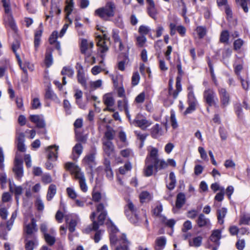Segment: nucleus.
I'll return each instance as SVG.
<instances>
[{
	"instance_id": "obj_1",
	"label": "nucleus",
	"mask_w": 250,
	"mask_h": 250,
	"mask_svg": "<svg viewBox=\"0 0 250 250\" xmlns=\"http://www.w3.org/2000/svg\"><path fill=\"white\" fill-rule=\"evenodd\" d=\"M107 206V203L104 204L101 203L96 206V212H92L90 215L92 223L84 229L86 233H89L92 230L97 231L93 238L95 243H98L101 240V230H98V229L104 224L107 216V211L105 209Z\"/></svg>"
},
{
	"instance_id": "obj_2",
	"label": "nucleus",
	"mask_w": 250,
	"mask_h": 250,
	"mask_svg": "<svg viewBox=\"0 0 250 250\" xmlns=\"http://www.w3.org/2000/svg\"><path fill=\"white\" fill-rule=\"evenodd\" d=\"M158 150L153 147L149 154L147 156L145 160L144 174L146 176L149 177L153 174V164L157 163L158 161Z\"/></svg>"
},
{
	"instance_id": "obj_3",
	"label": "nucleus",
	"mask_w": 250,
	"mask_h": 250,
	"mask_svg": "<svg viewBox=\"0 0 250 250\" xmlns=\"http://www.w3.org/2000/svg\"><path fill=\"white\" fill-rule=\"evenodd\" d=\"M110 243L114 250H129L128 246L130 242L124 234H122L120 238H118L115 234H111Z\"/></svg>"
},
{
	"instance_id": "obj_4",
	"label": "nucleus",
	"mask_w": 250,
	"mask_h": 250,
	"mask_svg": "<svg viewBox=\"0 0 250 250\" xmlns=\"http://www.w3.org/2000/svg\"><path fill=\"white\" fill-rule=\"evenodd\" d=\"M115 5L113 2L109 1L104 7L99 8L95 11V15L104 21H108L114 15Z\"/></svg>"
},
{
	"instance_id": "obj_5",
	"label": "nucleus",
	"mask_w": 250,
	"mask_h": 250,
	"mask_svg": "<svg viewBox=\"0 0 250 250\" xmlns=\"http://www.w3.org/2000/svg\"><path fill=\"white\" fill-rule=\"evenodd\" d=\"M203 95L204 101L208 106L218 107L217 104L218 99L215 90L213 88H206L204 91Z\"/></svg>"
},
{
	"instance_id": "obj_6",
	"label": "nucleus",
	"mask_w": 250,
	"mask_h": 250,
	"mask_svg": "<svg viewBox=\"0 0 250 250\" xmlns=\"http://www.w3.org/2000/svg\"><path fill=\"white\" fill-rule=\"evenodd\" d=\"M124 211L126 216L132 223L136 224L139 222L137 209L131 201L128 200L125 206Z\"/></svg>"
},
{
	"instance_id": "obj_7",
	"label": "nucleus",
	"mask_w": 250,
	"mask_h": 250,
	"mask_svg": "<svg viewBox=\"0 0 250 250\" xmlns=\"http://www.w3.org/2000/svg\"><path fill=\"white\" fill-rule=\"evenodd\" d=\"M97 154V150L95 147L91 148L89 153L86 154L82 160V163L84 166L90 168L91 171L96 165L95 156Z\"/></svg>"
},
{
	"instance_id": "obj_8",
	"label": "nucleus",
	"mask_w": 250,
	"mask_h": 250,
	"mask_svg": "<svg viewBox=\"0 0 250 250\" xmlns=\"http://www.w3.org/2000/svg\"><path fill=\"white\" fill-rule=\"evenodd\" d=\"M65 168L74 174L76 179L79 181L85 179L84 174L81 171V168L74 163L71 162L66 163L65 165Z\"/></svg>"
},
{
	"instance_id": "obj_9",
	"label": "nucleus",
	"mask_w": 250,
	"mask_h": 250,
	"mask_svg": "<svg viewBox=\"0 0 250 250\" xmlns=\"http://www.w3.org/2000/svg\"><path fill=\"white\" fill-rule=\"evenodd\" d=\"M218 92L219 95L221 107L226 108L230 103V95L227 90L223 87L218 88Z\"/></svg>"
},
{
	"instance_id": "obj_10",
	"label": "nucleus",
	"mask_w": 250,
	"mask_h": 250,
	"mask_svg": "<svg viewBox=\"0 0 250 250\" xmlns=\"http://www.w3.org/2000/svg\"><path fill=\"white\" fill-rule=\"evenodd\" d=\"M133 124L135 126L141 128L143 130H146L147 127L150 125L151 122L147 120L142 115L137 114L133 121Z\"/></svg>"
},
{
	"instance_id": "obj_11",
	"label": "nucleus",
	"mask_w": 250,
	"mask_h": 250,
	"mask_svg": "<svg viewBox=\"0 0 250 250\" xmlns=\"http://www.w3.org/2000/svg\"><path fill=\"white\" fill-rule=\"evenodd\" d=\"M23 161L21 159L18 158L16 156L15 158L14 167L13 171L14 172L17 179H20L23 174Z\"/></svg>"
},
{
	"instance_id": "obj_12",
	"label": "nucleus",
	"mask_w": 250,
	"mask_h": 250,
	"mask_svg": "<svg viewBox=\"0 0 250 250\" xmlns=\"http://www.w3.org/2000/svg\"><path fill=\"white\" fill-rule=\"evenodd\" d=\"M75 67L77 69V78L79 83L84 87L86 88V80L85 77L83 66L80 63L77 62Z\"/></svg>"
},
{
	"instance_id": "obj_13",
	"label": "nucleus",
	"mask_w": 250,
	"mask_h": 250,
	"mask_svg": "<svg viewBox=\"0 0 250 250\" xmlns=\"http://www.w3.org/2000/svg\"><path fill=\"white\" fill-rule=\"evenodd\" d=\"M97 38L98 39V41L97 42V45L100 47V52L102 53L101 57L103 59V60L100 61V63L102 64L104 63L103 60L105 57V55L104 53L108 50V47L106 45V42L104 41L106 39V35L105 34H104V39L102 38V37L100 35H98L97 36Z\"/></svg>"
},
{
	"instance_id": "obj_14",
	"label": "nucleus",
	"mask_w": 250,
	"mask_h": 250,
	"mask_svg": "<svg viewBox=\"0 0 250 250\" xmlns=\"http://www.w3.org/2000/svg\"><path fill=\"white\" fill-rule=\"evenodd\" d=\"M9 191L14 193L15 196V199L16 200L17 204H19L20 196L21 195L23 192V188L21 186H16L15 184H12L11 183H9Z\"/></svg>"
},
{
	"instance_id": "obj_15",
	"label": "nucleus",
	"mask_w": 250,
	"mask_h": 250,
	"mask_svg": "<svg viewBox=\"0 0 250 250\" xmlns=\"http://www.w3.org/2000/svg\"><path fill=\"white\" fill-rule=\"evenodd\" d=\"M81 52L85 56V59L91 56L92 50L89 49V44L86 39H83L80 46Z\"/></svg>"
},
{
	"instance_id": "obj_16",
	"label": "nucleus",
	"mask_w": 250,
	"mask_h": 250,
	"mask_svg": "<svg viewBox=\"0 0 250 250\" xmlns=\"http://www.w3.org/2000/svg\"><path fill=\"white\" fill-rule=\"evenodd\" d=\"M24 230L28 235H31L38 230L36 220L32 218L31 220V223L26 225L24 228Z\"/></svg>"
},
{
	"instance_id": "obj_17",
	"label": "nucleus",
	"mask_w": 250,
	"mask_h": 250,
	"mask_svg": "<svg viewBox=\"0 0 250 250\" xmlns=\"http://www.w3.org/2000/svg\"><path fill=\"white\" fill-rule=\"evenodd\" d=\"M59 146L56 145L50 146L48 147V154L47 158L49 160L56 161L58 158Z\"/></svg>"
},
{
	"instance_id": "obj_18",
	"label": "nucleus",
	"mask_w": 250,
	"mask_h": 250,
	"mask_svg": "<svg viewBox=\"0 0 250 250\" xmlns=\"http://www.w3.org/2000/svg\"><path fill=\"white\" fill-rule=\"evenodd\" d=\"M221 238V230L220 229L213 230L209 237L210 241L217 246H219L220 244V240Z\"/></svg>"
},
{
	"instance_id": "obj_19",
	"label": "nucleus",
	"mask_w": 250,
	"mask_h": 250,
	"mask_svg": "<svg viewBox=\"0 0 250 250\" xmlns=\"http://www.w3.org/2000/svg\"><path fill=\"white\" fill-rule=\"evenodd\" d=\"M166 243L167 239L165 236L158 237L155 241V250H163L165 248Z\"/></svg>"
},
{
	"instance_id": "obj_20",
	"label": "nucleus",
	"mask_w": 250,
	"mask_h": 250,
	"mask_svg": "<svg viewBox=\"0 0 250 250\" xmlns=\"http://www.w3.org/2000/svg\"><path fill=\"white\" fill-rule=\"evenodd\" d=\"M4 22L6 25L9 26L13 31H16L17 30L16 24L12 14L5 15L4 16Z\"/></svg>"
},
{
	"instance_id": "obj_21",
	"label": "nucleus",
	"mask_w": 250,
	"mask_h": 250,
	"mask_svg": "<svg viewBox=\"0 0 250 250\" xmlns=\"http://www.w3.org/2000/svg\"><path fill=\"white\" fill-rule=\"evenodd\" d=\"M103 149L107 156H110L114 151V146L111 141H105L103 143Z\"/></svg>"
},
{
	"instance_id": "obj_22",
	"label": "nucleus",
	"mask_w": 250,
	"mask_h": 250,
	"mask_svg": "<svg viewBox=\"0 0 250 250\" xmlns=\"http://www.w3.org/2000/svg\"><path fill=\"white\" fill-rule=\"evenodd\" d=\"M53 51L52 48H48L45 52L44 63L47 67H49L53 63Z\"/></svg>"
},
{
	"instance_id": "obj_23",
	"label": "nucleus",
	"mask_w": 250,
	"mask_h": 250,
	"mask_svg": "<svg viewBox=\"0 0 250 250\" xmlns=\"http://www.w3.org/2000/svg\"><path fill=\"white\" fill-rule=\"evenodd\" d=\"M83 146L81 143H77L72 148L73 159H77L82 153Z\"/></svg>"
},
{
	"instance_id": "obj_24",
	"label": "nucleus",
	"mask_w": 250,
	"mask_h": 250,
	"mask_svg": "<svg viewBox=\"0 0 250 250\" xmlns=\"http://www.w3.org/2000/svg\"><path fill=\"white\" fill-rule=\"evenodd\" d=\"M209 220L206 218L205 215L203 213L200 214L196 220V223L200 228L206 226L209 224Z\"/></svg>"
},
{
	"instance_id": "obj_25",
	"label": "nucleus",
	"mask_w": 250,
	"mask_h": 250,
	"mask_svg": "<svg viewBox=\"0 0 250 250\" xmlns=\"http://www.w3.org/2000/svg\"><path fill=\"white\" fill-rule=\"evenodd\" d=\"M162 131L161 127L159 124H157L152 127L151 135L152 138L157 139L162 135Z\"/></svg>"
},
{
	"instance_id": "obj_26",
	"label": "nucleus",
	"mask_w": 250,
	"mask_h": 250,
	"mask_svg": "<svg viewBox=\"0 0 250 250\" xmlns=\"http://www.w3.org/2000/svg\"><path fill=\"white\" fill-rule=\"evenodd\" d=\"M186 196L184 193L180 192L177 195L176 201V207L180 208L185 204Z\"/></svg>"
},
{
	"instance_id": "obj_27",
	"label": "nucleus",
	"mask_w": 250,
	"mask_h": 250,
	"mask_svg": "<svg viewBox=\"0 0 250 250\" xmlns=\"http://www.w3.org/2000/svg\"><path fill=\"white\" fill-rule=\"evenodd\" d=\"M57 188L54 184H51L48 189L46 199L51 201L56 193Z\"/></svg>"
},
{
	"instance_id": "obj_28",
	"label": "nucleus",
	"mask_w": 250,
	"mask_h": 250,
	"mask_svg": "<svg viewBox=\"0 0 250 250\" xmlns=\"http://www.w3.org/2000/svg\"><path fill=\"white\" fill-rule=\"evenodd\" d=\"M227 212V210L226 208H223L221 209H219L217 211V216L218 222L220 224L224 223L223 219L225 218Z\"/></svg>"
},
{
	"instance_id": "obj_29",
	"label": "nucleus",
	"mask_w": 250,
	"mask_h": 250,
	"mask_svg": "<svg viewBox=\"0 0 250 250\" xmlns=\"http://www.w3.org/2000/svg\"><path fill=\"white\" fill-rule=\"evenodd\" d=\"M104 104L107 106H112L114 104L115 101L110 94H106L103 97Z\"/></svg>"
},
{
	"instance_id": "obj_30",
	"label": "nucleus",
	"mask_w": 250,
	"mask_h": 250,
	"mask_svg": "<svg viewBox=\"0 0 250 250\" xmlns=\"http://www.w3.org/2000/svg\"><path fill=\"white\" fill-rule=\"evenodd\" d=\"M167 167V163L163 160L158 159L157 163L153 164V169H154L156 172L159 170L165 168Z\"/></svg>"
},
{
	"instance_id": "obj_31",
	"label": "nucleus",
	"mask_w": 250,
	"mask_h": 250,
	"mask_svg": "<svg viewBox=\"0 0 250 250\" xmlns=\"http://www.w3.org/2000/svg\"><path fill=\"white\" fill-rule=\"evenodd\" d=\"M75 138L77 141L83 144L86 143L87 141V136L84 135L83 133L79 131L78 129L75 130Z\"/></svg>"
},
{
	"instance_id": "obj_32",
	"label": "nucleus",
	"mask_w": 250,
	"mask_h": 250,
	"mask_svg": "<svg viewBox=\"0 0 250 250\" xmlns=\"http://www.w3.org/2000/svg\"><path fill=\"white\" fill-rule=\"evenodd\" d=\"M66 6L64 8V11L67 15V17L71 14L74 6V3L73 0H66L65 1Z\"/></svg>"
},
{
	"instance_id": "obj_33",
	"label": "nucleus",
	"mask_w": 250,
	"mask_h": 250,
	"mask_svg": "<svg viewBox=\"0 0 250 250\" xmlns=\"http://www.w3.org/2000/svg\"><path fill=\"white\" fill-rule=\"evenodd\" d=\"M229 38V34L228 30H223L220 36L219 41L221 43H228Z\"/></svg>"
},
{
	"instance_id": "obj_34",
	"label": "nucleus",
	"mask_w": 250,
	"mask_h": 250,
	"mask_svg": "<svg viewBox=\"0 0 250 250\" xmlns=\"http://www.w3.org/2000/svg\"><path fill=\"white\" fill-rule=\"evenodd\" d=\"M20 43L18 41L16 40L12 43L11 48L13 52L15 54L18 63H21V60L20 58V55L17 53V50L20 48Z\"/></svg>"
},
{
	"instance_id": "obj_35",
	"label": "nucleus",
	"mask_w": 250,
	"mask_h": 250,
	"mask_svg": "<svg viewBox=\"0 0 250 250\" xmlns=\"http://www.w3.org/2000/svg\"><path fill=\"white\" fill-rule=\"evenodd\" d=\"M169 179L170 182L167 185V187L168 189L171 190L175 188L176 183V177L173 172H171L169 173Z\"/></svg>"
},
{
	"instance_id": "obj_36",
	"label": "nucleus",
	"mask_w": 250,
	"mask_h": 250,
	"mask_svg": "<svg viewBox=\"0 0 250 250\" xmlns=\"http://www.w3.org/2000/svg\"><path fill=\"white\" fill-rule=\"evenodd\" d=\"M203 238L201 236H198L193 238L192 242L189 240V245L190 247H199L202 242Z\"/></svg>"
},
{
	"instance_id": "obj_37",
	"label": "nucleus",
	"mask_w": 250,
	"mask_h": 250,
	"mask_svg": "<svg viewBox=\"0 0 250 250\" xmlns=\"http://www.w3.org/2000/svg\"><path fill=\"white\" fill-rule=\"evenodd\" d=\"M147 11L148 14L150 17L154 20L156 19V16L157 15V11L155 7V5L147 6Z\"/></svg>"
},
{
	"instance_id": "obj_38",
	"label": "nucleus",
	"mask_w": 250,
	"mask_h": 250,
	"mask_svg": "<svg viewBox=\"0 0 250 250\" xmlns=\"http://www.w3.org/2000/svg\"><path fill=\"white\" fill-rule=\"evenodd\" d=\"M74 70L72 68L70 67H63L61 71L62 75L67 76L68 77L72 78L74 75Z\"/></svg>"
},
{
	"instance_id": "obj_39",
	"label": "nucleus",
	"mask_w": 250,
	"mask_h": 250,
	"mask_svg": "<svg viewBox=\"0 0 250 250\" xmlns=\"http://www.w3.org/2000/svg\"><path fill=\"white\" fill-rule=\"evenodd\" d=\"M236 3H239L240 6L245 13L249 11L248 5L250 4V0H235Z\"/></svg>"
},
{
	"instance_id": "obj_40",
	"label": "nucleus",
	"mask_w": 250,
	"mask_h": 250,
	"mask_svg": "<svg viewBox=\"0 0 250 250\" xmlns=\"http://www.w3.org/2000/svg\"><path fill=\"white\" fill-rule=\"evenodd\" d=\"M118 108L120 111L125 110L126 107L127 108L128 106V101L126 98H124L123 100H119L117 102Z\"/></svg>"
},
{
	"instance_id": "obj_41",
	"label": "nucleus",
	"mask_w": 250,
	"mask_h": 250,
	"mask_svg": "<svg viewBox=\"0 0 250 250\" xmlns=\"http://www.w3.org/2000/svg\"><path fill=\"white\" fill-rule=\"evenodd\" d=\"M196 31L200 39L203 38L207 34V28L205 26H198L196 27Z\"/></svg>"
},
{
	"instance_id": "obj_42",
	"label": "nucleus",
	"mask_w": 250,
	"mask_h": 250,
	"mask_svg": "<svg viewBox=\"0 0 250 250\" xmlns=\"http://www.w3.org/2000/svg\"><path fill=\"white\" fill-rule=\"evenodd\" d=\"M45 242L50 246H53L55 242L56 238L53 235H50L48 233H45L43 236Z\"/></svg>"
},
{
	"instance_id": "obj_43",
	"label": "nucleus",
	"mask_w": 250,
	"mask_h": 250,
	"mask_svg": "<svg viewBox=\"0 0 250 250\" xmlns=\"http://www.w3.org/2000/svg\"><path fill=\"white\" fill-rule=\"evenodd\" d=\"M132 166L130 163H125L124 167H121L119 168V171L121 174L124 175L125 174V173L130 171L131 169Z\"/></svg>"
},
{
	"instance_id": "obj_44",
	"label": "nucleus",
	"mask_w": 250,
	"mask_h": 250,
	"mask_svg": "<svg viewBox=\"0 0 250 250\" xmlns=\"http://www.w3.org/2000/svg\"><path fill=\"white\" fill-rule=\"evenodd\" d=\"M162 222L166 226L170 228H173L176 223V221L174 219H171L168 220L165 217L162 218Z\"/></svg>"
},
{
	"instance_id": "obj_45",
	"label": "nucleus",
	"mask_w": 250,
	"mask_h": 250,
	"mask_svg": "<svg viewBox=\"0 0 250 250\" xmlns=\"http://www.w3.org/2000/svg\"><path fill=\"white\" fill-rule=\"evenodd\" d=\"M150 30L151 29L148 26L142 25L139 27L138 32L141 35L145 36L148 34Z\"/></svg>"
},
{
	"instance_id": "obj_46",
	"label": "nucleus",
	"mask_w": 250,
	"mask_h": 250,
	"mask_svg": "<svg viewBox=\"0 0 250 250\" xmlns=\"http://www.w3.org/2000/svg\"><path fill=\"white\" fill-rule=\"evenodd\" d=\"M150 198V195L147 191H143L140 194V199L142 203L145 202L146 201H149Z\"/></svg>"
},
{
	"instance_id": "obj_47",
	"label": "nucleus",
	"mask_w": 250,
	"mask_h": 250,
	"mask_svg": "<svg viewBox=\"0 0 250 250\" xmlns=\"http://www.w3.org/2000/svg\"><path fill=\"white\" fill-rule=\"evenodd\" d=\"M140 75L138 72H134L131 78V84L133 86L138 84L140 81Z\"/></svg>"
},
{
	"instance_id": "obj_48",
	"label": "nucleus",
	"mask_w": 250,
	"mask_h": 250,
	"mask_svg": "<svg viewBox=\"0 0 250 250\" xmlns=\"http://www.w3.org/2000/svg\"><path fill=\"white\" fill-rule=\"evenodd\" d=\"M119 31L117 29H113L112 32V37L115 43H118L121 41V39L119 35Z\"/></svg>"
},
{
	"instance_id": "obj_49",
	"label": "nucleus",
	"mask_w": 250,
	"mask_h": 250,
	"mask_svg": "<svg viewBox=\"0 0 250 250\" xmlns=\"http://www.w3.org/2000/svg\"><path fill=\"white\" fill-rule=\"evenodd\" d=\"M170 123L173 128H176L178 127V124L176 119L175 113L173 111H171L170 113Z\"/></svg>"
},
{
	"instance_id": "obj_50",
	"label": "nucleus",
	"mask_w": 250,
	"mask_h": 250,
	"mask_svg": "<svg viewBox=\"0 0 250 250\" xmlns=\"http://www.w3.org/2000/svg\"><path fill=\"white\" fill-rule=\"evenodd\" d=\"M188 106L185 110L184 114L185 115L189 114L194 111L196 109V103H188Z\"/></svg>"
},
{
	"instance_id": "obj_51",
	"label": "nucleus",
	"mask_w": 250,
	"mask_h": 250,
	"mask_svg": "<svg viewBox=\"0 0 250 250\" xmlns=\"http://www.w3.org/2000/svg\"><path fill=\"white\" fill-rule=\"evenodd\" d=\"M225 194L224 188H222L220 189V192L217 193L214 197V199L218 202H221L224 199Z\"/></svg>"
},
{
	"instance_id": "obj_52",
	"label": "nucleus",
	"mask_w": 250,
	"mask_h": 250,
	"mask_svg": "<svg viewBox=\"0 0 250 250\" xmlns=\"http://www.w3.org/2000/svg\"><path fill=\"white\" fill-rule=\"evenodd\" d=\"M137 43L140 47H143L146 42V39L145 36H140L136 38Z\"/></svg>"
},
{
	"instance_id": "obj_53",
	"label": "nucleus",
	"mask_w": 250,
	"mask_h": 250,
	"mask_svg": "<svg viewBox=\"0 0 250 250\" xmlns=\"http://www.w3.org/2000/svg\"><path fill=\"white\" fill-rule=\"evenodd\" d=\"M244 43V42L241 39L235 40L233 43V48L235 50H238L241 48Z\"/></svg>"
},
{
	"instance_id": "obj_54",
	"label": "nucleus",
	"mask_w": 250,
	"mask_h": 250,
	"mask_svg": "<svg viewBox=\"0 0 250 250\" xmlns=\"http://www.w3.org/2000/svg\"><path fill=\"white\" fill-rule=\"evenodd\" d=\"M63 107L67 114H71V104L67 100H64L63 102Z\"/></svg>"
},
{
	"instance_id": "obj_55",
	"label": "nucleus",
	"mask_w": 250,
	"mask_h": 250,
	"mask_svg": "<svg viewBox=\"0 0 250 250\" xmlns=\"http://www.w3.org/2000/svg\"><path fill=\"white\" fill-rule=\"evenodd\" d=\"M104 137L106 139V141H111L114 137V131L111 130H107L104 133Z\"/></svg>"
},
{
	"instance_id": "obj_56",
	"label": "nucleus",
	"mask_w": 250,
	"mask_h": 250,
	"mask_svg": "<svg viewBox=\"0 0 250 250\" xmlns=\"http://www.w3.org/2000/svg\"><path fill=\"white\" fill-rule=\"evenodd\" d=\"M66 192L69 197L72 199H75L77 196V193L71 188H66Z\"/></svg>"
},
{
	"instance_id": "obj_57",
	"label": "nucleus",
	"mask_w": 250,
	"mask_h": 250,
	"mask_svg": "<svg viewBox=\"0 0 250 250\" xmlns=\"http://www.w3.org/2000/svg\"><path fill=\"white\" fill-rule=\"evenodd\" d=\"M35 206L39 211H42L44 209V204L40 198L37 199L35 202Z\"/></svg>"
},
{
	"instance_id": "obj_58",
	"label": "nucleus",
	"mask_w": 250,
	"mask_h": 250,
	"mask_svg": "<svg viewBox=\"0 0 250 250\" xmlns=\"http://www.w3.org/2000/svg\"><path fill=\"white\" fill-rule=\"evenodd\" d=\"M192 228L191 223L190 221L187 220L184 222L182 230L184 232H187L188 230L191 229Z\"/></svg>"
},
{
	"instance_id": "obj_59",
	"label": "nucleus",
	"mask_w": 250,
	"mask_h": 250,
	"mask_svg": "<svg viewBox=\"0 0 250 250\" xmlns=\"http://www.w3.org/2000/svg\"><path fill=\"white\" fill-rule=\"evenodd\" d=\"M58 32L56 31H54L52 32L51 35H50L49 39V43L51 44H53L55 43L56 42H58L56 40L58 38Z\"/></svg>"
},
{
	"instance_id": "obj_60",
	"label": "nucleus",
	"mask_w": 250,
	"mask_h": 250,
	"mask_svg": "<svg viewBox=\"0 0 250 250\" xmlns=\"http://www.w3.org/2000/svg\"><path fill=\"white\" fill-rule=\"evenodd\" d=\"M128 58L127 56L125 57V59L119 62L118 63V68L121 71H124L125 69V64L127 62Z\"/></svg>"
},
{
	"instance_id": "obj_61",
	"label": "nucleus",
	"mask_w": 250,
	"mask_h": 250,
	"mask_svg": "<svg viewBox=\"0 0 250 250\" xmlns=\"http://www.w3.org/2000/svg\"><path fill=\"white\" fill-rule=\"evenodd\" d=\"M7 232L5 230L4 225L1 224L0 226V236L3 239H7Z\"/></svg>"
},
{
	"instance_id": "obj_62",
	"label": "nucleus",
	"mask_w": 250,
	"mask_h": 250,
	"mask_svg": "<svg viewBox=\"0 0 250 250\" xmlns=\"http://www.w3.org/2000/svg\"><path fill=\"white\" fill-rule=\"evenodd\" d=\"M42 180L45 184L50 183L52 181L51 176L49 174H43L42 176Z\"/></svg>"
},
{
	"instance_id": "obj_63",
	"label": "nucleus",
	"mask_w": 250,
	"mask_h": 250,
	"mask_svg": "<svg viewBox=\"0 0 250 250\" xmlns=\"http://www.w3.org/2000/svg\"><path fill=\"white\" fill-rule=\"evenodd\" d=\"M198 214V211L196 210L192 209L188 211L187 217L190 219H195Z\"/></svg>"
},
{
	"instance_id": "obj_64",
	"label": "nucleus",
	"mask_w": 250,
	"mask_h": 250,
	"mask_svg": "<svg viewBox=\"0 0 250 250\" xmlns=\"http://www.w3.org/2000/svg\"><path fill=\"white\" fill-rule=\"evenodd\" d=\"M250 221V215H243L240 220V224H248L249 222Z\"/></svg>"
}]
</instances>
